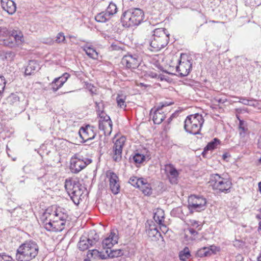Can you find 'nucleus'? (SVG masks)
<instances>
[{"mask_svg":"<svg viewBox=\"0 0 261 261\" xmlns=\"http://www.w3.org/2000/svg\"><path fill=\"white\" fill-rule=\"evenodd\" d=\"M68 218L67 211L59 207H49L43 213L40 218L44 227L48 231H61L64 228Z\"/></svg>","mask_w":261,"mask_h":261,"instance_id":"nucleus-1","label":"nucleus"},{"mask_svg":"<svg viewBox=\"0 0 261 261\" xmlns=\"http://www.w3.org/2000/svg\"><path fill=\"white\" fill-rule=\"evenodd\" d=\"M39 252V246L35 241H25L17 249L16 259L17 261H31Z\"/></svg>","mask_w":261,"mask_h":261,"instance_id":"nucleus-2","label":"nucleus"},{"mask_svg":"<svg viewBox=\"0 0 261 261\" xmlns=\"http://www.w3.org/2000/svg\"><path fill=\"white\" fill-rule=\"evenodd\" d=\"M169 35V33L166 29H155L149 41V49L152 51L156 52L165 47L168 43Z\"/></svg>","mask_w":261,"mask_h":261,"instance_id":"nucleus-3","label":"nucleus"},{"mask_svg":"<svg viewBox=\"0 0 261 261\" xmlns=\"http://www.w3.org/2000/svg\"><path fill=\"white\" fill-rule=\"evenodd\" d=\"M144 18L143 11L139 8L128 10L124 12L121 18L124 27L129 28L140 24Z\"/></svg>","mask_w":261,"mask_h":261,"instance_id":"nucleus-4","label":"nucleus"},{"mask_svg":"<svg viewBox=\"0 0 261 261\" xmlns=\"http://www.w3.org/2000/svg\"><path fill=\"white\" fill-rule=\"evenodd\" d=\"M204 121L202 116L198 113L189 115L184 121V129L189 134H199Z\"/></svg>","mask_w":261,"mask_h":261,"instance_id":"nucleus-5","label":"nucleus"},{"mask_svg":"<svg viewBox=\"0 0 261 261\" xmlns=\"http://www.w3.org/2000/svg\"><path fill=\"white\" fill-rule=\"evenodd\" d=\"M64 187L73 203L78 205L83 194L79 182L71 179H66Z\"/></svg>","mask_w":261,"mask_h":261,"instance_id":"nucleus-6","label":"nucleus"},{"mask_svg":"<svg viewBox=\"0 0 261 261\" xmlns=\"http://www.w3.org/2000/svg\"><path fill=\"white\" fill-rule=\"evenodd\" d=\"M210 182L213 189L224 193L229 192L232 185L228 178L222 177L218 174H212Z\"/></svg>","mask_w":261,"mask_h":261,"instance_id":"nucleus-7","label":"nucleus"},{"mask_svg":"<svg viewBox=\"0 0 261 261\" xmlns=\"http://www.w3.org/2000/svg\"><path fill=\"white\" fill-rule=\"evenodd\" d=\"M188 202V207L191 214L194 212L203 211L206 207V199L200 195H191L189 197Z\"/></svg>","mask_w":261,"mask_h":261,"instance_id":"nucleus-8","label":"nucleus"},{"mask_svg":"<svg viewBox=\"0 0 261 261\" xmlns=\"http://www.w3.org/2000/svg\"><path fill=\"white\" fill-rule=\"evenodd\" d=\"M91 162V159L75 155L71 159L70 169L72 173L77 174Z\"/></svg>","mask_w":261,"mask_h":261,"instance_id":"nucleus-9","label":"nucleus"},{"mask_svg":"<svg viewBox=\"0 0 261 261\" xmlns=\"http://www.w3.org/2000/svg\"><path fill=\"white\" fill-rule=\"evenodd\" d=\"M79 134L80 137L85 142L94 139L96 134V129L94 126L88 124L85 126L81 127L79 131Z\"/></svg>","mask_w":261,"mask_h":261,"instance_id":"nucleus-10","label":"nucleus"},{"mask_svg":"<svg viewBox=\"0 0 261 261\" xmlns=\"http://www.w3.org/2000/svg\"><path fill=\"white\" fill-rule=\"evenodd\" d=\"M102 120L99 121V128L103 132L105 136L110 135L112 130V122L110 117L103 112L100 114Z\"/></svg>","mask_w":261,"mask_h":261,"instance_id":"nucleus-11","label":"nucleus"},{"mask_svg":"<svg viewBox=\"0 0 261 261\" xmlns=\"http://www.w3.org/2000/svg\"><path fill=\"white\" fill-rule=\"evenodd\" d=\"M121 64L128 69H135L140 64V59L137 55L127 54L124 56L121 60Z\"/></svg>","mask_w":261,"mask_h":261,"instance_id":"nucleus-12","label":"nucleus"},{"mask_svg":"<svg viewBox=\"0 0 261 261\" xmlns=\"http://www.w3.org/2000/svg\"><path fill=\"white\" fill-rule=\"evenodd\" d=\"M8 39L4 40V44L6 46L12 47L16 43H19L22 41L23 35L19 30H12L9 33Z\"/></svg>","mask_w":261,"mask_h":261,"instance_id":"nucleus-13","label":"nucleus"},{"mask_svg":"<svg viewBox=\"0 0 261 261\" xmlns=\"http://www.w3.org/2000/svg\"><path fill=\"white\" fill-rule=\"evenodd\" d=\"M125 138L121 137L116 140L113 147V160L116 162H118L121 160L122 148L124 145Z\"/></svg>","mask_w":261,"mask_h":261,"instance_id":"nucleus-14","label":"nucleus"},{"mask_svg":"<svg viewBox=\"0 0 261 261\" xmlns=\"http://www.w3.org/2000/svg\"><path fill=\"white\" fill-rule=\"evenodd\" d=\"M165 172L171 184L177 183L179 173L175 167L171 164L165 165Z\"/></svg>","mask_w":261,"mask_h":261,"instance_id":"nucleus-15","label":"nucleus"},{"mask_svg":"<svg viewBox=\"0 0 261 261\" xmlns=\"http://www.w3.org/2000/svg\"><path fill=\"white\" fill-rule=\"evenodd\" d=\"M178 65L176 66V71L180 76H186L189 74L192 69V63L189 60L178 61Z\"/></svg>","mask_w":261,"mask_h":261,"instance_id":"nucleus-16","label":"nucleus"},{"mask_svg":"<svg viewBox=\"0 0 261 261\" xmlns=\"http://www.w3.org/2000/svg\"><path fill=\"white\" fill-rule=\"evenodd\" d=\"M107 176L109 179V186L111 191L114 194H117L120 191V188L118 176L113 172H110L107 173Z\"/></svg>","mask_w":261,"mask_h":261,"instance_id":"nucleus-17","label":"nucleus"},{"mask_svg":"<svg viewBox=\"0 0 261 261\" xmlns=\"http://www.w3.org/2000/svg\"><path fill=\"white\" fill-rule=\"evenodd\" d=\"M118 236L114 231H111L108 237L103 240L102 242V247L104 250H109L118 243Z\"/></svg>","mask_w":261,"mask_h":261,"instance_id":"nucleus-18","label":"nucleus"},{"mask_svg":"<svg viewBox=\"0 0 261 261\" xmlns=\"http://www.w3.org/2000/svg\"><path fill=\"white\" fill-rule=\"evenodd\" d=\"M169 105L166 102L162 103L161 106H159L156 109L152 115V120L154 123L160 124L163 122L165 118V114L163 111V108Z\"/></svg>","mask_w":261,"mask_h":261,"instance_id":"nucleus-19","label":"nucleus"},{"mask_svg":"<svg viewBox=\"0 0 261 261\" xmlns=\"http://www.w3.org/2000/svg\"><path fill=\"white\" fill-rule=\"evenodd\" d=\"M97 238H87L86 236H82L80 238L78 243L79 249L81 251H85L88 249L90 247L93 246L96 243Z\"/></svg>","mask_w":261,"mask_h":261,"instance_id":"nucleus-20","label":"nucleus"},{"mask_svg":"<svg viewBox=\"0 0 261 261\" xmlns=\"http://www.w3.org/2000/svg\"><path fill=\"white\" fill-rule=\"evenodd\" d=\"M2 8L9 14H13L16 10V4L12 0H1Z\"/></svg>","mask_w":261,"mask_h":261,"instance_id":"nucleus-21","label":"nucleus"},{"mask_svg":"<svg viewBox=\"0 0 261 261\" xmlns=\"http://www.w3.org/2000/svg\"><path fill=\"white\" fill-rule=\"evenodd\" d=\"M150 158V155L149 154L144 155L139 152H135L130 156L129 160L131 162H133L136 166L138 167V165L142 164L146 160H149Z\"/></svg>","mask_w":261,"mask_h":261,"instance_id":"nucleus-22","label":"nucleus"},{"mask_svg":"<svg viewBox=\"0 0 261 261\" xmlns=\"http://www.w3.org/2000/svg\"><path fill=\"white\" fill-rule=\"evenodd\" d=\"M164 211L161 208L156 209V211L154 213L153 219L154 221L159 224L160 227H163L164 229L166 228V226L163 224L165 218Z\"/></svg>","mask_w":261,"mask_h":261,"instance_id":"nucleus-23","label":"nucleus"},{"mask_svg":"<svg viewBox=\"0 0 261 261\" xmlns=\"http://www.w3.org/2000/svg\"><path fill=\"white\" fill-rule=\"evenodd\" d=\"M141 183L138 188H139L143 193L145 195H150L152 194V188L150 184L147 182L146 179L143 178L140 181Z\"/></svg>","mask_w":261,"mask_h":261,"instance_id":"nucleus-24","label":"nucleus"},{"mask_svg":"<svg viewBox=\"0 0 261 261\" xmlns=\"http://www.w3.org/2000/svg\"><path fill=\"white\" fill-rule=\"evenodd\" d=\"M38 69H39V65L37 62L34 60H31L25 69L24 74L25 75L33 74Z\"/></svg>","mask_w":261,"mask_h":261,"instance_id":"nucleus-25","label":"nucleus"},{"mask_svg":"<svg viewBox=\"0 0 261 261\" xmlns=\"http://www.w3.org/2000/svg\"><path fill=\"white\" fill-rule=\"evenodd\" d=\"M239 132L241 138H244L249 134L247 123L243 120L239 119Z\"/></svg>","mask_w":261,"mask_h":261,"instance_id":"nucleus-26","label":"nucleus"},{"mask_svg":"<svg viewBox=\"0 0 261 261\" xmlns=\"http://www.w3.org/2000/svg\"><path fill=\"white\" fill-rule=\"evenodd\" d=\"M70 77V74L67 72L64 73L62 74V76L55 78L54 80V86L56 82H59V85H58V87H53V89L55 91H58L60 88H61L64 84L67 81L68 78Z\"/></svg>","mask_w":261,"mask_h":261,"instance_id":"nucleus-27","label":"nucleus"},{"mask_svg":"<svg viewBox=\"0 0 261 261\" xmlns=\"http://www.w3.org/2000/svg\"><path fill=\"white\" fill-rule=\"evenodd\" d=\"M124 254V251L122 249H110L105 250V256L106 259L108 258H115L121 256Z\"/></svg>","mask_w":261,"mask_h":261,"instance_id":"nucleus-28","label":"nucleus"},{"mask_svg":"<svg viewBox=\"0 0 261 261\" xmlns=\"http://www.w3.org/2000/svg\"><path fill=\"white\" fill-rule=\"evenodd\" d=\"M220 143V141L218 138H214L212 141L209 142L204 148L203 151L202 152V156L205 157L207 151L214 150Z\"/></svg>","mask_w":261,"mask_h":261,"instance_id":"nucleus-29","label":"nucleus"},{"mask_svg":"<svg viewBox=\"0 0 261 261\" xmlns=\"http://www.w3.org/2000/svg\"><path fill=\"white\" fill-rule=\"evenodd\" d=\"M87 257L89 259L90 258H93L94 259L99 258L101 259H106V257L105 256V251L100 252L96 249L89 250L87 253Z\"/></svg>","mask_w":261,"mask_h":261,"instance_id":"nucleus-30","label":"nucleus"},{"mask_svg":"<svg viewBox=\"0 0 261 261\" xmlns=\"http://www.w3.org/2000/svg\"><path fill=\"white\" fill-rule=\"evenodd\" d=\"M111 17L106 12H101L95 16V19L99 22H106L111 19Z\"/></svg>","mask_w":261,"mask_h":261,"instance_id":"nucleus-31","label":"nucleus"},{"mask_svg":"<svg viewBox=\"0 0 261 261\" xmlns=\"http://www.w3.org/2000/svg\"><path fill=\"white\" fill-rule=\"evenodd\" d=\"M83 50L90 58L93 59L97 58L98 53L93 48L86 45L83 47Z\"/></svg>","mask_w":261,"mask_h":261,"instance_id":"nucleus-32","label":"nucleus"},{"mask_svg":"<svg viewBox=\"0 0 261 261\" xmlns=\"http://www.w3.org/2000/svg\"><path fill=\"white\" fill-rule=\"evenodd\" d=\"M20 101V97L18 96V94L11 93L7 97V101L12 105H17Z\"/></svg>","mask_w":261,"mask_h":261,"instance_id":"nucleus-33","label":"nucleus"},{"mask_svg":"<svg viewBox=\"0 0 261 261\" xmlns=\"http://www.w3.org/2000/svg\"><path fill=\"white\" fill-rule=\"evenodd\" d=\"M191 256L190 251L187 247H186L179 254V258L182 261H187Z\"/></svg>","mask_w":261,"mask_h":261,"instance_id":"nucleus-34","label":"nucleus"},{"mask_svg":"<svg viewBox=\"0 0 261 261\" xmlns=\"http://www.w3.org/2000/svg\"><path fill=\"white\" fill-rule=\"evenodd\" d=\"M106 12L112 17L117 12V7L116 4L111 2L107 7Z\"/></svg>","mask_w":261,"mask_h":261,"instance_id":"nucleus-35","label":"nucleus"},{"mask_svg":"<svg viewBox=\"0 0 261 261\" xmlns=\"http://www.w3.org/2000/svg\"><path fill=\"white\" fill-rule=\"evenodd\" d=\"M208 250V248L207 247H204L197 251L196 255L199 257L208 256H210V253Z\"/></svg>","mask_w":261,"mask_h":261,"instance_id":"nucleus-36","label":"nucleus"},{"mask_svg":"<svg viewBox=\"0 0 261 261\" xmlns=\"http://www.w3.org/2000/svg\"><path fill=\"white\" fill-rule=\"evenodd\" d=\"M143 178H138L137 177H131L129 180V183L130 184L134 187L138 188L139 187L140 185V181H141V179H143Z\"/></svg>","mask_w":261,"mask_h":261,"instance_id":"nucleus-37","label":"nucleus"},{"mask_svg":"<svg viewBox=\"0 0 261 261\" xmlns=\"http://www.w3.org/2000/svg\"><path fill=\"white\" fill-rule=\"evenodd\" d=\"M239 99L238 102H241L245 105L247 106H254L253 101L252 100L248 99L245 97H237Z\"/></svg>","mask_w":261,"mask_h":261,"instance_id":"nucleus-38","label":"nucleus"},{"mask_svg":"<svg viewBox=\"0 0 261 261\" xmlns=\"http://www.w3.org/2000/svg\"><path fill=\"white\" fill-rule=\"evenodd\" d=\"M117 103L118 106L120 108H125L126 106L125 98H123L122 96L118 95L116 98Z\"/></svg>","mask_w":261,"mask_h":261,"instance_id":"nucleus-39","label":"nucleus"},{"mask_svg":"<svg viewBox=\"0 0 261 261\" xmlns=\"http://www.w3.org/2000/svg\"><path fill=\"white\" fill-rule=\"evenodd\" d=\"M148 234L151 237L153 236L155 237L158 233H159V235L160 236V233L159 232L158 229L155 227H151V226H150L149 229L147 230Z\"/></svg>","mask_w":261,"mask_h":261,"instance_id":"nucleus-40","label":"nucleus"},{"mask_svg":"<svg viewBox=\"0 0 261 261\" xmlns=\"http://www.w3.org/2000/svg\"><path fill=\"white\" fill-rule=\"evenodd\" d=\"M6 84V82L4 77L0 76V96H1L3 93Z\"/></svg>","mask_w":261,"mask_h":261,"instance_id":"nucleus-41","label":"nucleus"},{"mask_svg":"<svg viewBox=\"0 0 261 261\" xmlns=\"http://www.w3.org/2000/svg\"><path fill=\"white\" fill-rule=\"evenodd\" d=\"M208 248L210 256L212 254H216L217 252L219 251L220 248L215 245H211L207 247Z\"/></svg>","mask_w":261,"mask_h":261,"instance_id":"nucleus-42","label":"nucleus"},{"mask_svg":"<svg viewBox=\"0 0 261 261\" xmlns=\"http://www.w3.org/2000/svg\"><path fill=\"white\" fill-rule=\"evenodd\" d=\"M56 41L58 43L65 42V37L64 33L62 32L58 33L57 35Z\"/></svg>","mask_w":261,"mask_h":261,"instance_id":"nucleus-43","label":"nucleus"},{"mask_svg":"<svg viewBox=\"0 0 261 261\" xmlns=\"http://www.w3.org/2000/svg\"><path fill=\"white\" fill-rule=\"evenodd\" d=\"M15 57V54L12 51H7L5 54V58L9 61H11Z\"/></svg>","mask_w":261,"mask_h":261,"instance_id":"nucleus-44","label":"nucleus"},{"mask_svg":"<svg viewBox=\"0 0 261 261\" xmlns=\"http://www.w3.org/2000/svg\"><path fill=\"white\" fill-rule=\"evenodd\" d=\"M0 261H14L13 258L5 253H0Z\"/></svg>","mask_w":261,"mask_h":261,"instance_id":"nucleus-45","label":"nucleus"},{"mask_svg":"<svg viewBox=\"0 0 261 261\" xmlns=\"http://www.w3.org/2000/svg\"><path fill=\"white\" fill-rule=\"evenodd\" d=\"M189 224L193 226V227L197 228L200 225L199 224V222L195 220H189Z\"/></svg>","mask_w":261,"mask_h":261,"instance_id":"nucleus-46","label":"nucleus"},{"mask_svg":"<svg viewBox=\"0 0 261 261\" xmlns=\"http://www.w3.org/2000/svg\"><path fill=\"white\" fill-rule=\"evenodd\" d=\"M97 238V239L96 240V242L99 240V236L95 232V231H91L89 234L88 235V238Z\"/></svg>","mask_w":261,"mask_h":261,"instance_id":"nucleus-47","label":"nucleus"},{"mask_svg":"<svg viewBox=\"0 0 261 261\" xmlns=\"http://www.w3.org/2000/svg\"><path fill=\"white\" fill-rule=\"evenodd\" d=\"M215 101L218 102L219 103H224L226 101V99L216 98H215Z\"/></svg>","mask_w":261,"mask_h":261,"instance_id":"nucleus-48","label":"nucleus"},{"mask_svg":"<svg viewBox=\"0 0 261 261\" xmlns=\"http://www.w3.org/2000/svg\"><path fill=\"white\" fill-rule=\"evenodd\" d=\"M54 83V81L49 84V86L50 87V89L52 90L54 92H56L57 91H55L53 89V87H58V85H59V82H56L55 86H54V85H53V84Z\"/></svg>","mask_w":261,"mask_h":261,"instance_id":"nucleus-49","label":"nucleus"},{"mask_svg":"<svg viewBox=\"0 0 261 261\" xmlns=\"http://www.w3.org/2000/svg\"><path fill=\"white\" fill-rule=\"evenodd\" d=\"M190 233L192 234V235H194V236H195L196 234H197L198 232L197 231H196L194 228H189L188 229Z\"/></svg>","mask_w":261,"mask_h":261,"instance_id":"nucleus-50","label":"nucleus"},{"mask_svg":"<svg viewBox=\"0 0 261 261\" xmlns=\"http://www.w3.org/2000/svg\"><path fill=\"white\" fill-rule=\"evenodd\" d=\"M149 76H151L152 78H156L158 76V75L156 73L151 72L149 74Z\"/></svg>","mask_w":261,"mask_h":261,"instance_id":"nucleus-51","label":"nucleus"},{"mask_svg":"<svg viewBox=\"0 0 261 261\" xmlns=\"http://www.w3.org/2000/svg\"><path fill=\"white\" fill-rule=\"evenodd\" d=\"M88 88L90 90V91L91 92L92 94L94 93V92L93 91V89L94 88V87L92 85H90L88 87Z\"/></svg>","mask_w":261,"mask_h":261,"instance_id":"nucleus-52","label":"nucleus"},{"mask_svg":"<svg viewBox=\"0 0 261 261\" xmlns=\"http://www.w3.org/2000/svg\"><path fill=\"white\" fill-rule=\"evenodd\" d=\"M258 147L259 148L261 149V136L258 140Z\"/></svg>","mask_w":261,"mask_h":261,"instance_id":"nucleus-53","label":"nucleus"},{"mask_svg":"<svg viewBox=\"0 0 261 261\" xmlns=\"http://www.w3.org/2000/svg\"><path fill=\"white\" fill-rule=\"evenodd\" d=\"M258 188L259 192L261 193V181L258 183Z\"/></svg>","mask_w":261,"mask_h":261,"instance_id":"nucleus-54","label":"nucleus"},{"mask_svg":"<svg viewBox=\"0 0 261 261\" xmlns=\"http://www.w3.org/2000/svg\"><path fill=\"white\" fill-rule=\"evenodd\" d=\"M227 158V153H225V154H223V159H225Z\"/></svg>","mask_w":261,"mask_h":261,"instance_id":"nucleus-55","label":"nucleus"},{"mask_svg":"<svg viewBox=\"0 0 261 261\" xmlns=\"http://www.w3.org/2000/svg\"><path fill=\"white\" fill-rule=\"evenodd\" d=\"M95 104H96V107H97V108H98V109L99 110V108H100V106H99V105H100V103H98V102H95Z\"/></svg>","mask_w":261,"mask_h":261,"instance_id":"nucleus-56","label":"nucleus"},{"mask_svg":"<svg viewBox=\"0 0 261 261\" xmlns=\"http://www.w3.org/2000/svg\"><path fill=\"white\" fill-rule=\"evenodd\" d=\"M257 261H261V253H260L259 255L257 257Z\"/></svg>","mask_w":261,"mask_h":261,"instance_id":"nucleus-57","label":"nucleus"},{"mask_svg":"<svg viewBox=\"0 0 261 261\" xmlns=\"http://www.w3.org/2000/svg\"><path fill=\"white\" fill-rule=\"evenodd\" d=\"M2 31H3L4 33H5V32L7 31V30L6 28L3 29L1 30V31L0 32V33H1Z\"/></svg>","mask_w":261,"mask_h":261,"instance_id":"nucleus-58","label":"nucleus"},{"mask_svg":"<svg viewBox=\"0 0 261 261\" xmlns=\"http://www.w3.org/2000/svg\"><path fill=\"white\" fill-rule=\"evenodd\" d=\"M258 230H261V221H260L259 222V226H258Z\"/></svg>","mask_w":261,"mask_h":261,"instance_id":"nucleus-59","label":"nucleus"},{"mask_svg":"<svg viewBox=\"0 0 261 261\" xmlns=\"http://www.w3.org/2000/svg\"><path fill=\"white\" fill-rule=\"evenodd\" d=\"M172 116H171L169 119H168V122H169L170 121L172 120Z\"/></svg>","mask_w":261,"mask_h":261,"instance_id":"nucleus-60","label":"nucleus"},{"mask_svg":"<svg viewBox=\"0 0 261 261\" xmlns=\"http://www.w3.org/2000/svg\"><path fill=\"white\" fill-rule=\"evenodd\" d=\"M112 46L113 47L114 49H117L116 46L112 45Z\"/></svg>","mask_w":261,"mask_h":261,"instance_id":"nucleus-61","label":"nucleus"},{"mask_svg":"<svg viewBox=\"0 0 261 261\" xmlns=\"http://www.w3.org/2000/svg\"><path fill=\"white\" fill-rule=\"evenodd\" d=\"M84 261H91L89 258H86L84 260Z\"/></svg>","mask_w":261,"mask_h":261,"instance_id":"nucleus-62","label":"nucleus"},{"mask_svg":"<svg viewBox=\"0 0 261 261\" xmlns=\"http://www.w3.org/2000/svg\"><path fill=\"white\" fill-rule=\"evenodd\" d=\"M256 217H257L258 219H260V217L259 216V215H257V216H256Z\"/></svg>","mask_w":261,"mask_h":261,"instance_id":"nucleus-63","label":"nucleus"},{"mask_svg":"<svg viewBox=\"0 0 261 261\" xmlns=\"http://www.w3.org/2000/svg\"><path fill=\"white\" fill-rule=\"evenodd\" d=\"M141 85L142 86H144V84H143V83H141Z\"/></svg>","mask_w":261,"mask_h":261,"instance_id":"nucleus-64","label":"nucleus"}]
</instances>
